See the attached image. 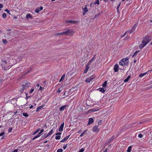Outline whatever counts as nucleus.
Here are the masks:
<instances>
[{"label": "nucleus", "mask_w": 152, "mask_h": 152, "mask_svg": "<svg viewBox=\"0 0 152 152\" xmlns=\"http://www.w3.org/2000/svg\"><path fill=\"white\" fill-rule=\"evenodd\" d=\"M23 84L22 88L20 90V91L21 92H23L25 89H27L30 86V82L27 81H24Z\"/></svg>", "instance_id": "nucleus-1"}, {"label": "nucleus", "mask_w": 152, "mask_h": 152, "mask_svg": "<svg viewBox=\"0 0 152 152\" xmlns=\"http://www.w3.org/2000/svg\"><path fill=\"white\" fill-rule=\"evenodd\" d=\"M129 63V58H128L122 59L119 62V64L123 66L127 65Z\"/></svg>", "instance_id": "nucleus-2"}, {"label": "nucleus", "mask_w": 152, "mask_h": 152, "mask_svg": "<svg viewBox=\"0 0 152 152\" xmlns=\"http://www.w3.org/2000/svg\"><path fill=\"white\" fill-rule=\"evenodd\" d=\"M137 26V24L136 23L135 24L134 26L132 27L131 29L127 31L126 33H129V34L132 33L135 30Z\"/></svg>", "instance_id": "nucleus-3"}, {"label": "nucleus", "mask_w": 152, "mask_h": 152, "mask_svg": "<svg viewBox=\"0 0 152 152\" xmlns=\"http://www.w3.org/2000/svg\"><path fill=\"white\" fill-rule=\"evenodd\" d=\"M72 31L71 30L67 29L66 31L64 32H62V34H66L67 35H72L73 33H72Z\"/></svg>", "instance_id": "nucleus-4"}, {"label": "nucleus", "mask_w": 152, "mask_h": 152, "mask_svg": "<svg viewBox=\"0 0 152 152\" xmlns=\"http://www.w3.org/2000/svg\"><path fill=\"white\" fill-rule=\"evenodd\" d=\"M148 38L149 37L148 36H146L144 37L143 38V40L142 41V43L144 44L146 43V44H148L150 41V40H149Z\"/></svg>", "instance_id": "nucleus-5"}, {"label": "nucleus", "mask_w": 152, "mask_h": 152, "mask_svg": "<svg viewBox=\"0 0 152 152\" xmlns=\"http://www.w3.org/2000/svg\"><path fill=\"white\" fill-rule=\"evenodd\" d=\"M94 77H93V76H92L87 78L85 80V82L87 83H89L92 80H93L94 78Z\"/></svg>", "instance_id": "nucleus-6"}, {"label": "nucleus", "mask_w": 152, "mask_h": 152, "mask_svg": "<svg viewBox=\"0 0 152 152\" xmlns=\"http://www.w3.org/2000/svg\"><path fill=\"white\" fill-rule=\"evenodd\" d=\"M43 9L42 7H37L35 10V12L36 13H38L40 11L42 10Z\"/></svg>", "instance_id": "nucleus-7"}, {"label": "nucleus", "mask_w": 152, "mask_h": 152, "mask_svg": "<svg viewBox=\"0 0 152 152\" xmlns=\"http://www.w3.org/2000/svg\"><path fill=\"white\" fill-rule=\"evenodd\" d=\"M67 23H75L77 22V21L74 20H68L66 21V22Z\"/></svg>", "instance_id": "nucleus-8"}, {"label": "nucleus", "mask_w": 152, "mask_h": 152, "mask_svg": "<svg viewBox=\"0 0 152 152\" xmlns=\"http://www.w3.org/2000/svg\"><path fill=\"white\" fill-rule=\"evenodd\" d=\"M114 71L115 72H117L118 70V64H116L115 65L114 68Z\"/></svg>", "instance_id": "nucleus-9"}, {"label": "nucleus", "mask_w": 152, "mask_h": 152, "mask_svg": "<svg viewBox=\"0 0 152 152\" xmlns=\"http://www.w3.org/2000/svg\"><path fill=\"white\" fill-rule=\"evenodd\" d=\"M67 106V105H64L63 106H62L60 108L59 110L60 111H62L64 110V109H65L66 107Z\"/></svg>", "instance_id": "nucleus-10"}, {"label": "nucleus", "mask_w": 152, "mask_h": 152, "mask_svg": "<svg viewBox=\"0 0 152 152\" xmlns=\"http://www.w3.org/2000/svg\"><path fill=\"white\" fill-rule=\"evenodd\" d=\"M64 123H63L60 125V126L58 129V130L60 132H61L63 131V128L64 127Z\"/></svg>", "instance_id": "nucleus-11"}, {"label": "nucleus", "mask_w": 152, "mask_h": 152, "mask_svg": "<svg viewBox=\"0 0 152 152\" xmlns=\"http://www.w3.org/2000/svg\"><path fill=\"white\" fill-rule=\"evenodd\" d=\"M93 130L95 132H97L99 131V129L96 126H95L93 128Z\"/></svg>", "instance_id": "nucleus-12"}, {"label": "nucleus", "mask_w": 152, "mask_h": 152, "mask_svg": "<svg viewBox=\"0 0 152 152\" xmlns=\"http://www.w3.org/2000/svg\"><path fill=\"white\" fill-rule=\"evenodd\" d=\"M94 121L93 119L92 118H90L89 119L88 122V125H90L92 124Z\"/></svg>", "instance_id": "nucleus-13"}, {"label": "nucleus", "mask_w": 152, "mask_h": 152, "mask_svg": "<svg viewBox=\"0 0 152 152\" xmlns=\"http://www.w3.org/2000/svg\"><path fill=\"white\" fill-rule=\"evenodd\" d=\"M89 68V65L88 64H87V65L86 66V67L85 68V70L84 71V73H86L87 72V71H88V70Z\"/></svg>", "instance_id": "nucleus-14"}, {"label": "nucleus", "mask_w": 152, "mask_h": 152, "mask_svg": "<svg viewBox=\"0 0 152 152\" xmlns=\"http://www.w3.org/2000/svg\"><path fill=\"white\" fill-rule=\"evenodd\" d=\"M2 69H4V70H8L11 67V66H8V67H7L6 66L5 67L4 66H3V64H2Z\"/></svg>", "instance_id": "nucleus-15"}, {"label": "nucleus", "mask_w": 152, "mask_h": 152, "mask_svg": "<svg viewBox=\"0 0 152 152\" xmlns=\"http://www.w3.org/2000/svg\"><path fill=\"white\" fill-rule=\"evenodd\" d=\"M146 45V43H141V44L139 45V48L140 49L142 48Z\"/></svg>", "instance_id": "nucleus-16"}, {"label": "nucleus", "mask_w": 152, "mask_h": 152, "mask_svg": "<svg viewBox=\"0 0 152 152\" xmlns=\"http://www.w3.org/2000/svg\"><path fill=\"white\" fill-rule=\"evenodd\" d=\"M99 91L101 92L102 93H104L105 90H104V88H100L98 89Z\"/></svg>", "instance_id": "nucleus-17"}, {"label": "nucleus", "mask_w": 152, "mask_h": 152, "mask_svg": "<svg viewBox=\"0 0 152 152\" xmlns=\"http://www.w3.org/2000/svg\"><path fill=\"white\" fill-rule=\"evenodd\" d=\"M26 18L28 19H29V18H30L31 19H32V16L30 14H27L26 15Z\"/></svg>", "instance_id": "nucleus-18"}, {"label": "nucleus", "mask_w": 152, "mask_h": 152, "mask_svg": "<svg viewBox=\"0 0 152 152\" xmlns=\"http://www.w3.org/2000/svg\"><path fill=\"white\" fill-rule=\"evenodd\" d=\"M131 76L130 75H129L128 77H127V78L125 79L124 81V83H126L127 82L128 80H129V78H130Z\"/></svg>", "instance_id": "nucleus-19"}, {"label": "nucleus", "mask_w": 152, "mask_h": 152, "mask_svg": "<svg viewBox=\"0 0 152 152\" xmlns=\"http://www.w3.org/2000/svg\"><path fill=\"white\" fill-rule=\"evenodd\" d=\"M44 105H42L41 106H39L37 108V110H36V112H38L39 111V109H41L43 107H44Z\"/></svg>", "instance_id": "nucleus-20"}, {"label": "nucleus", "mask_w": 152, "mask_h": 152, "mask_svg": "<svg viewBox=\"0 0 152 152\" xmlns=\"http://www.w3.org/2000/svg\"><path fill=\"white\" fill-rule=\"evenodd\" d=\"M83 12L85 13H86L88 11V9L86 7V6L84 8H83Z\"/></svg>", "instance_id": "nucleus-21"}, {"label": "nucleus", "mask_w": 152, "mask_h": 152, "mask_svg": "<svg viewBox=\"0 0 152 152\" xmlns=\"http://www.w3.org/2000/svg\"><path fill=\"white\" fill-rule=\"evenodd\" d=\"M41 135V133H40V132H39V134L37 135V136H35L33 139V140H34V139H36V138H37V137H39V136H40Z\"/></svg>", "instance_id": "nucleus-22"}, {"label": "nucleus", "mask_w": 152, "mask_h": 152, "mask_svg": "<svg viewBox=\"0 0 152 152\" xmlns=\"http://www.w3.org/2000/svg\"><path fill=\"white\" fill-rule=\"evenodd\" d=\"M65 76V74H64L62 76L59 80V82H61V81H63L64 79Z\"/></svg>", "instance_id": "nucleus-23"}, {"label": "nucleus", "mask_w": 152, "mask_h": 152, "mask_svg": "<svg viewBox=\"0 0 152 152\" xmlns=\"http://www.w3.org/2000/svg\"><path fill=\"white\" fill-rule=\"evenodd\" d=\"M147 74V73L146 72H145V73H141L140 74V75H139V77H142L143 76H144L145 75H146Z\"/></svg>", "instance_id": "nucleus-24"}, {"label": "nucleus", "mask_w": 152, "mask_h": 152, "mask_svg": "<svg viewBox=\"0 0 152 152\" xmlns=\"http://www.w3.org/2000/svg\"><path fill=\"white\" fill-rule=\"evenodd\" d=\"M132 147L131 146H129L127 150V152H131L132 150Z\"/></svg>", "instance_id": "nucleus-25"}, {"label": "nucleus", "mask_w": 152, "mask_h": 152, "mask_svg": "<svg viewBox=\"0 0 152 152\" xmlns=\"http://www.w3.org/2000/svg\"><path fill=\"white\" fill-rule=\"evenodd\" d=\"M96 56V55H94V57H93V58H92V59H91V60L90 61H89V62H88V63H91L92 62V61H93L94 60V59H95V56Z\"/></svg>", "instance_id": "nucleus-26"}, {"label": "nucleus", "mask_w": 152, "mask_h": 152, "mask_svg": "<svg viewBox=\"0 0 152 152\" xmlns=\"http://www.w3.org/2000/svg\"><path fill=\"white\" fill-rule=\"evenodd\" d=\"M107 81H105L102 85L103 87H105L107 85Z\"/></svg>", "instance_id": "nucleus-27"}, {"label": "nucleus", "mask_w": 152, "mask_h": 152, "mask_svg": "<svg viewBox=\"0 0 152 152\" xmlns=\"http://www.w3.org/2000/svg\"><path fill=\"white\" fill-rule=\"evenodd\" d=\"M53 129H52L50 132H49L48 134V135H49V136L51 135L52 134V132H53Z\"/></svg>", "instance_id": "nucleus-28"}, {"label": "nucleus", "mask_w": 152, "mask_h": 152, "mask_svg": "<svg viewBox=\"0 0 152 152\" xmlns=\"http://www.w3.org/2000/svg\"><path fill=\"white\" fill-rule=\"evenodd\" d=\"M98 4V5L99 4V0H96L94 3V4Z\"/></svg>", "instance_id": "nucleus-29"}, {"label": "nucleus", "mask_w": 152, "mask_h": 152, "mask_svg": "<svg viewBox=\"0 0 152 152\" xmlns=\"http://www.w3.org/2000/svg\"><path fill=\"white\" fill-rule=\"evenodd\" d=\"M2 42H3V43L4 44H6L7 43V41L5 39H2Z\"/></svg>", "instance_id": "nucleus-30"}, {"label": "nucleus", "mask_w": 152, "mask_h": 152, "mask_svg": "<svg viewBox=\"0 0 152 152\" xmlns=\"http://www.w3.org/2000/svg\"><path fill=\"white\" fill-rule=\"evenodd\" d=\"M49 135H48V134H45L42 137L44 138H47L48 136Z\"/></svg>", "instance_id": "nucleus-31"}, {"label": "nucleus", "mask_w": 152, "mask_h": 152, "mask_svg": "<svg viewBox=\"0 0 152 152\" xmlns=\"http://www.w3.org/2000/svg\"><path fill=\"white\" fill-rule=\"evenodd\" d=\"M139 51H136L132 57H133L134 56H136L137 55V53Z\"/></svg>", "instance_id": "nucleus-32"}, {"label": "nucleus", "mask_w": 152, "mask_h": 152, "mask_svg": "<svg viewBox=\"0 0 152 152\" xmlns=\"http://www.w3.org/2000/svg\"><path fill=\"white\" fill-rule=\"evenodd\" d=\"M86 131V130H85L84 131L83 133H81V134L80 135V137H82L84 134L85 133Z\"/></svg>", "instance_id": "nucleus-33"}, {"label": "nucleus", "mask_w": 152, "mask_h": 152, "mask_svg": "<svg viewBox=\"0 0 152 152\" xmlns=\"http://www.w3.org/2000/svg\"><path fill=\"white\" fill-rule=\"evenodd\" d=\"M7 17V15L5 13H4L2 14V17L4 18H5Z\"/></svg>", "instance_id": "nucleus-34"}, {"label": "nucleus", "mask_w": 152, "mask_h": 152, "mask_svg": "<svg viewBox=\"0 0 152 152\" xmlns=\"http://www.w3.org/2000/svg\"><path fill=\"white\" fill-rule=\"evenodd\" d=\"M23 116L25 117H27L28 116V114H27V113H23Z\"/></svg>", "instance_id": "nucleus-35"}, {"label": "nucleus", "mask_w": 152, "mask_h": 152, "mask_svg": "<svg viewBox=\"0 0 152 152\" xmlns=\"http://www.w3.org/2000/svg\"><path fill=\"white\" fill-rule=\"evenodd\" d=\"M60 137H61L59 135H58V136H56V137H55V139L56 140H59L60 139Z\"/></svg>", "instance_id": "nucleus-36"}, {"label": "nucleus", "mask_w": 152, "mask_h": 152, "mask_svg": "<svg viewBox=\"0 0 152 152\" xmlns=\"http://www.w3.org/2000/svg\"><path fill=\"white\" fill-rule=\"evenodd\" d=\"M54 35H63V34H62V33H56V34H55Z\"/></svg>", "instance_id": "nucleus-37"}, {"label": "nucleus", "mask_w": 152, "mask_h": 152, "mask_svg": "<svg viewBox=\"0 0 152 152\" xmlns=\"http://www.w3.org/2000/svg\"><path fill=\"white\" fill-rule=\"evenodd\" d=\"M62 151H63L62 149L61 148H60V149H58L57 150V152H62Z\"/></svg>", "instance_id": "nucleus-38"}, {"label": "nucleus", "mask_w": 152, "mask_h": 152, "mask_svg": "<svg viewBox=\"0 0 152 152\" xmlns=\"http://www.w3.org/2000/svg\"><path fill=\"white\" fill-rule=\"evenodd\" d=\"M152 88V85L146 88L147 90H149Z\"/></svg>", "instance_id": "nucleus-39"}, {"label": "nucleus", "mask_w": 152, "mask_h": 152, "mask_svg": "<svg viewBox=\"0 0 152 152\" xmlns=\"http://www.w3.org/2000/svg\"><path fill=\"white\" fill-rule=\"evenodd\" d=\"M138 137L140 138H141L143 137V135L141 134H138Z\"/></svg>", "instance_id": "nucleus-40"}, {"label": "nucleus", "mask_w": 152, "mask_h": 152, "mask_svg": "<svg viewBox=\"0 0 152 152\" xmlns=\"http://www.w3.org/2000/svg\"><path fill=\"white\" fill-rule=\"evenodd\" d=\"M67 140L66 139V138L64 137L63 139H62L61 141L60 142H64L65 141Z\"/></svg>", "instance_id": "nucleus-41"}, {"label": "nucleus", "mask_w": 152, "mask_h": 152, "mask_svg": "<svg viewBox=\"0 0 152 152\" xmlns=\"http://www.w3.org/2000/svg\"><path fill=\"white\" fill-rule=\"evenodd\" d=\"M5 11L8 14H9L10 15H11L9 12V11L7 9H6L5 10Z\"/></svg>", "instance_id": "nucleus-42"}, {"label": "nucleus", "mask_w": 152, "mask_h": 152, "mask_svg": "<svg viewBox=\"0 0 152 152\" xmlns=\"http://www.w3.org/2000/svg\"><path fill=\"white\" fill-rule=\"evenodd\" d=\"M100 15V13H98L96 15L95 17H94V18H96L97 17H98V16H99V15Z\"/></svg>", "instance_id": "nucleus-43"}, {"label": "nucleus", "mask_w": 152, "mask_h": 152, "mask_svg": "<svg viewBox=\"0 0 152 152\" xmlns=\"http://www.w3.org/2000/svg\"><path fill=\"white\" fill-rule=\"evenodd\" d=\"M84 151V148H82L79 151V152H83Z\"/></svg>", "instance_id": "nucleus-44"}, {"label": "nucleus", "mask_w": 152, "mask_h": 152, "mask_svg": "<svg viewBox=\"0 0 152 152\" xmlns=\"http://www.w3.org/2000/svg\"><path fill=\"white\" fill-rule=\"evenodd\" d=\"M34 91V88H32L30 90V94H31V93H32Z\"/></svg>", "instance_id": "nucleus-45"}, {"label": "nucleus", "mask_w": 152, "mask_h": 152, "mask_svg": "<svg viewBox=\"0 0 152 152\" xmlns=\"http://www.w3.org/2000/svg\"><path fill=\"white\" fill-rule=\"evenodd\" d=\"M12 128L11 127L10 128V129L8 130V132H11L12 130Z\"/></svg>", "instance_id": "nucleus-46"}, {"label": "nucleus", "mask_w": 152, "mask_h": 152, "mask_svg": "<svg viewBox=\"0 0 152 152\" xmlns=\"http://www.w3.org/2000/svg\"><path fill=\"white\" fill-rule=\"evenodd\" d=\"M40 129H37L36 131L34 132V134H36L37 133L39 130Z\"/></svg>", "instance_id": "nucleus-47"}, {"label": "nucleus", "mask_w": 152, "mask_h": 152, "mask_svg": "<svg viewBox=\"0 0 152 152\" xmlns=\"http://www.w3.org/2000/svg\"><path fill=\"white\" fill-rule=\"evenodd\" d=\"M3 64H2L4 65L5 64H7V62L6 61H3Z\"/></svg>", "instance_id": "nucleus-48"}, {"label": "nucleus", "mask_w": 152, "mask_h": 152, "mask_svg": "<svg viewBox=\"0 0 152 152\" xmlns=\"http://www.w3.org/2000/svg\"><path fill=\"white\" fill-rule=\"evenodd\" d=\"M5 134L4 132H2L0 133V136H3Z\"/></svg>", "instance_id": "nucleus-49"}, {"label": "nucleus", "mask_w": 152, "mask_h": 152, "mask_svg": "<svg viewBox=\"0 0 152 152\" xmlns=\"http://www.w3.org/2000/svg\"><path fill=\"white\" fill-rule=\"evenodd\" d=\"M121 3L120 2L119 4V5L117 7V11H118V8H119V7H120V5H121Z\"/></svg>", "instance_id": "nucleus-50"}, {"label": "nucleus", "mask_w": 152, "mask_h": 152, "mask_svg": "<svg viewBox=\"0 0 152 152\" xmlns=\"http://www.w3.org/2000/svg\"><path fill=\"white\" fill-rule=\"evenodd\" d=\"M61 132H58V133H56V135H61Z\"/></svg>", "instance_id": "nucleus-51"}, {"label": "nucleus", "mask_w": 152, "mask_h": 152, "mask_svg": "<svg viewBox=\"0 0 152 152\" xmlns=\"http://www.w3.org/2000/svg\"><path fill=\"white\" fill-rule=\"evenodd\" d=\"M18 150L17 149H15L12 152H17Z\"/></svg>", "instance_id": "nucleus-52"}, {"label": "nucleus", "mask_w": 152, "mask_h": 152, "mask_svg": "<svg viewBox=\"0 0 152 152\" xmlns=\"http://www.w3.org/2000/svg\"><path fill=\"white\" fill-rule=\"evenodd\" d=\"M136 123H133V124H132L131 125V126H134V125H135V124H136Z\"/></svg>", "instance_id": "nucleus-53"}, {"label": "nucleus", "mask_w": 152, "mask_h": 152, "mask_svg": "<svg viewBox=\"0 0 152 152\" xmlns=\"http://www.w3.org/2000/svg\"><path fill=\"white\" fill-rule=\"evenodd\" d=\"M3 7V5L2 4H0V9L2 8ZM0 10H1V9H0Z\"/></svg>", "instance_id": "nucleus-54"}, {"label": "nucleus", "mask_w": 152, "mask_h": 152, "mask_svg": "<svg viewBox=\"0 0 152 152\" xmlns=\"http://www.w3.org/2000/svg\"><path fill=\"white\" fill-rule=\"evenodd\" d=\"M70 136V135L67 136H66V137H65L66 140H67L69 138Z\"/></svg>", "instance_id": "nucleus-55"}, {"label": "nucleus", "mask_w": 152, "mask_h": 152, "mask_svg": "<svg viewBox=\"0 0 152 152\" xmlns=\"http://www.w3.org/2000/svg\"><path fill=\"white\" fill-rule=\"evenodd\" d=\"M67 144H66L65 146H64L63 148L64 149H65L66 148V146H67Z\"/></svg>", "instance_id": "nucleus-56"}, {"label": "nucleus", "mask_w": 152, "mask_h": 152, "mask_svg": "<svg viewBox=\"0 0 152 152\" xmlns=\"http://www.w3.org/2000/svg\"><path fill=\"white\" fill-rule=\"evenodd\" d=\"M61 91V90H60V89H59V88L58 89V91H57V92L58 93H59Z\"/></svg>", "instance_id": "nucleus-57"}, {"label": "nucleus", "mask_w": 152, "mask_h": 152, "mask_svg": "<svg viewBox=\"0 0 152 152\" xmlns=\"http://www.w3.org/2000/svg\"><path fill=\"white\" fill-rule=\"evenodd\" d=\"M42 89H44V88L42 87L41 86L40 87L39 90H42Z\"/></svg>", "instance_id": "nucleus-58"}, {"label": "nucleus", "mask_w": 152, "mask_h": 152, "mask_svg": "<svg viewBox=\"0 0 152 152\" xmlns=\"http://www.w3.org/2000/svg\"><path fill=\"white\" fill-rule=\"evenodd\" d=\"M29 97H30V96H26V100H27V99H28V98H29Z\"/></svg>", "instance_id": "nucleus-59"}, {"label": "nucleus", "mask_w": 152, "mask_h": 152, "mask_svg": "<svg viewBox=\"0 0 152 152\" xmlns=\"http://www.w3.org/2000/svg\"><path fill=\"white\" fill-rule=\"evenodd\" d=\"M44 131V130L43 129L41 130V132H40V133H42Z\"/></svg>", "instance_id": "nucleus-60"}, {"label": "nucleus", "mask_w": 152, "mask_h": 152, "mask_svg": "<svg viewBox=\"0 0 152 152\" xmlns=\"http://www.w3.org/2000/svg\"><path fill=\"white\" fill-rule=\"evenodd\" d=\"M82 132V130H80L78 132V133H80L81 132Z\"/></svg>", "instance_id": "nucleus-61"}, {"label": "nucleus", "mask_w": 152, "mask_h": 152, "mask_svg": "<svg viewBox=\"0 0 152 152\" xmlns=\"http://www.w3.org/2000/svg\"><path fill=\"white\" fill-rule=\"evenodd\" d=\"M11 30V29H7V31H10Z\"/></svg>", "instance_id": "nucleus-62"}, {"label": "nucleus", "mask_w": 152, "mask_h": 152, "mask_svg": "<svg viewBox=\"0 0 152 152\" xmlns=\"http://www.w3.org/2000/svg\"><path fill=\"white\" fill-rule=\"evenodd\" d=\"M33 105H31V106L30 107V108L31 109L32 108H33Z\"/></svg>", "instance_id": "nucleus-63"}, {"label": "nucleus", "mask_w": 152, "mask_h": 152, "mask_svg": "<svg viewBox=\"0 0 152 152\" xmlns=\"http://www.w3.org/2000/svg\"><path fill=\"white\" fill-rule=\"evenodd\" d=\"M91 110L93 111H96L94 110V109H92Z\"/></svg>", "instance_id": "nucleus-64"}]
</instances>
